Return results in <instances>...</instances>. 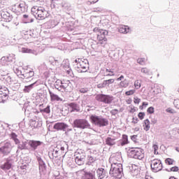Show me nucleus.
<instances>
[{
	"mask_svg": "<svg viewBox=\"0 0 179 179\" xmlns=\"http://www.w3.org/2000/svg\"><path fill=\"white\" fill-rule=\"evenodd\" d=\"M55 87L59 92H71L73 89V85L68 80H57L55 83Z\"/></svg>",
	"mask_w": 179,
	"mask_h": 179,
	"instance_id": "nucleus-1",
	"label": "nucleus"
},
{
	"mask_svg": "<svg viewBox=\"0 0 179 179\" xmlns=\"http://www.w3.org/2000/svg\"><path fill=\"white\" fill-rule=\"evenodd\" d=\"M122 164L119 162H114L111 164L110 170L109 174L111 177H115V178H122L124 176Z\"/></svg>",
	"mask_w": 179,
	"mask_h": 179,
	"instance_id": "nucleus-2",
	"label": "nucleus"
},
{
	"mask_svg": "<svg viewBox=\"0 0 179 179\" xmlns=\"http://www.w3.org/2000/svg\"><path fill=\"white\" fill-rule=\"evenodd\" d=\"M31 12L38 20H44L48 15V11L42 6H34L31 8Z\"/></svg>",
	"mask_w": 179,
	"mask_h": 179,
	"instance_id": "nucleus-3",
	"label": "nucleus"
},
{
	"mask_svg": "<svg viewBox=\"0 0 179 179\" xmlns=\"http://www.w3.org/2000/svg\"><path fill=\"white\" fill-rule=\"evenodd\" d=\"M75 69L80 73L87 72L89 70V61L86 59H76L74 61Z\"/></svg>",
	"mask_w": 179,
	"mask_h": 179,
	"instance_id": "nucleus-4",
	"label": "nucleus"
},
{
	"mask_svg": "<svg viewBox=\"0 0 179 179\" xmlns=\"http://www.w3.org/2000/svg\"><path fill=\"white\" fill-rule=\"evenodd\" d=\"M90 120L93 125H95V127H98L99 128L107 127V125H108V120L103 117L101 115L97 116L96 115H92Z\"/></svg>",
	"mask_w": 179,
	"mask_h": 179,
	"instance_id": "nucleus-5",
	"label": "nucleus"
},
{
	"mask_svg": "<svg viewBox=\"0 0 179 179\" xmlns=\"http://www.w3.org/2000/svg\"><path fill=\"white\" fill-rule=\"evenodd\" d=\"M73 128H78V129H90L91 125L85 119H76L73 122Z\"/></svg>",
	"mask_w": 179,
	"mask_h": 179,
	"instance_id": "nucleus-6",
	"label": "nucleus"
},
{
	"mask_svg": "<svg viewBox=\"0 0 179 179\" xmlns=\"http://www.w3.org/2000/svg\"><path fill=\"white\" fill-rule=\"evenodd\" d=\"M129 156L132 159L142 160L145 157V154H143L142 148H131L129 150Z\"/></svg>",
	"mask_w": 179,
	"mask_h": 179,
	"instance_id": "nucleus-7",
	"label": "nucleus"
},
{
	"mask_svg": "<svg viewBox=\"0 0 179 179\" xmlns=\"http://www.w3.org/2000/svg\"><path fill=\"white\" fill-rule=\"evenodd\" d=\"M95 100L100 103H104V104H111L114 101V96L104 94H99L96 95Z\"/></svg>",
	"mask_w": 179,
	"mask_h": 179,
	"instance_id": "nucleus-8",
	"label": "nucleus"
},
{
	"mask_svg": "<svg viewBox=\"0 0 179 179\" xmlns=\"http://www.w3.org/2000/svg\"><path fill=\"white\" fill-rule=\"evenodd\" d=\"M75 162L78 166H82L85 164V161L86 160V154L82 151V150H78L75 152Z\"/></svg>",
	"mask_w": 179,
	"mask_h": 179,
	"instance_id": "nucleus-9",
	"label": "nucleus"
},
{
	"mask_svg": "<svg viewBox=\"0 0 179 179\" xmlns=\"http://www.w3.org/2000/svg\"><path fill=\"white\" fill-rule=\"evenodd\" d=\"M12 152V144L10 142L0 143V153L3 156H8Z\"/></svg>",
	"mask_w": 179,
	"mask_h": 179,
	"instance_id": "nucleus-10",
	"label": "nucleus"
},
{
	"mask_svg": "<svg viewBox=\"0 0 179 179\" xmlns=\"http://www.w3.org/2000/svg\"><path fill=\"white\" fill-rule=\"evenodd\" d=\"M96 166L90 169V171H81V179H96Z\"/></svg>",
	"mask_w": 179,
	"mask_h": 179,
	"instance_id": "nucleus-11",
	"label": "nucleus"
},
{
	"mask_svg": "<svg viewBox=\"0 0 179 179\" xmlns=\"http://www.w3.org/2000/svg\"><path fill=\"white\" fill-rule=\"evenodd\" d=\"M151 169L154 173L162 171L163 169V164H162V161L159 159H154L151 161Z\"/></svg>",
	"mask_w": 179,
	"mask_h": 179,
	"instance_id": "nucleus-12",
	"label": "nucleus"
},
{
	"mask_svg": "<svg viewBox=\"0 0 179 179\" xmlns=\"http://www.w3.org/2000/svg\"><path fill=\"white\" fill-rule=\"evenodd\" d=\"M9 90L6 87L0 86V103H5L8 100Z\"/></svg>",
	"mask_w": 179,
	"mask_h": 179,
	"instance_id": "nucleus-13",
	"label": "nucleus"
},
{
	"mask_svg": "<svg viewBox=\"0 0 179 179\" xmlns=\"http://www.w3.org/2000/svg\"><path fill=\"white\" fill-rule=\"evenodd\" d=\"M13 9L18 13H24L27 11V6L24 2L17 3L14 5Z\"/></svg>",
	"mask_w": 179,
	"mask_h": 179,
	"instance_id": "nucleus-14",
	"label": "nucleus"
},
{
	"mask_svg": "<svg viewBox=\"0 0 179 179\" xmlns=\"http://www.w3.org/2000/svg\"><path fill=\"white\" fill-rule=\"evenodd\" d=\"M15 61V55H9L7 57H2L0 59V64L3 66H6V65H10V62Z\"/></svg>",
	"mask_w": 179,
	"mask_h": 179,
	"instance_id": "nucleus-15",
	"label": "nucleus"
},
{
	"mask_svg": "<svg viewBox=\"0 0 179 179\" xmlns=\"http://www.w3.org/2000/svg\"><path fill=\"white\" fill-rule=\"evenodd\" d=\"M36 159L39 164L40 174H45L47 171V167L45 166V163H44V161H43V159H41V157L40 156H36Z\"/></svg>",
	"mask_w": 179,
	"mask_h": 179,
	"instance_id": "nucleus-16",
	"label": "nucleus"
},
{
	"mask_svg": "<svg viewBox=\"0 0 179 179\" xmlns=\"http://www.w3.org/2000/svg\"><path fill=\"white\" fill-rule=\"evenodd\" d=\"M68 124H65L64 122H57L55 124L53 128L57 131H64L66 132V128H68Z\"/></svg>",
	"mask_w": 179,
	"mask_h": 179,
	"instance_id": "nucleus-17",
	"label": "nucleus"
},
{
	"mask_svg": "<svg viewBox=\"0 0 179 179\" xmlns=\"http://www.w3.org/2000/svg\"><path fill=\"white\" fill-rule=\"evenodd\" d=\"M107 34H108V31L103 29L99 30V32L97 34V40L99 41H107V38H106Z\"/></svg>",
	"mask_w": 179,
	"mask_h": 179,
	"instance_id": "nucleus-18",
	"label": "nucleus"
},
{
	"mask_svg": "<svg viewBox=\"0 0 179 179\" xmlns=\"http://www.w3.org/2000/svg\"><path fill=\"white\" fill-rule=\"evenodd\" d=\"M41 143L40 141L30 140L28 141V145L31 148V150H36L38 146L41 145Z\"/></svg>",
	"mask_w": 179,
	"mask_h": 179,
	"instance_id": "nucleus-19",
	"label": "nucleus"
},
{
	"mask_svg": "<svg viewBox=\"0 0 179 179\" xmlns=\"http://www.w3.org/2000/svg\"><path fill=\"white\" fill-rule=\"evenodd\" d=\"M87 164L90 166V169H94L96 167V170L97 169V164L96 163V158L92 156H88V162Z\"/></svg>",
	"mask_w": 179,
	"mask_h": 179,
	"instance_id": "nucleus-20",
	"label": "nucleus"
},
{
	"mask_svg": "<svg viewBox=\"0 0 179 179\" xmlns=\"http://www.w3.org/2000/svg\"><path fill=\"white\" fill-rule=\"evenodd\" d=\"M1 80H2V82H3V83H6V85H10L11 83H13V82L15 80L12 78V77H10V76H9V74L6 75V76H1Z\"/></svg>",
	"mask_w": 179,
	"mask_h": 179,
	"instance_id": "nucleus-21",
	"label": "nucleus"
},
{
	"mask_svg": "<svg viewBox=\"0 0 179 179\" xmlns=\"http://www.w3.org/2000/svg\"><path fill=\"white\" fill-rule=\"evenodd\" d=\"M15 73H16L19 78H21V79H24L23 75L26 73V69H23L22 67H18L15 69Z\"/></svg>",
	"mask_w": 179,
	"mask_h": 179,
	"instance_id": "nucleus-22",
	"label": "nucleus"
},
{
	"mask_svg": "<svg viewBox=\"0 0 179 179\" xmlns=\"http://www.w3.org/2000/svg\"><path fill=\"white\" fill-rule=\"evenodd\" d=\"M1 16L2 19H4L5 22H11L13 17L10 15V13L8 12H1Z\"/></svg>",
	"mask_w": 179,
	"mask_h": 179,
	"instance_id": "nucleus-23",
	"label": "nucleus"
},
{
	"mask_svg": "<svg viewBox=\"0 0 179 179\" xmlns=\"http://www.w3.org/2000/svg\"><path fill=\"white\" fill-rule=\"evenodd\" d=\"M96 171L98 179H103L104 177H106V170L104 169L99 168Z\"/></svg>",
	"mask_w": 179,
	"mask_h": 179,
	"instance_id": "nucleus-24",
	"label": "nucleus"
},
{
	"mask_svg": "<svg viewBox=\"0 0 179 179\" xmlns=\"http://www.w3.org/2000/svg\"><path fill=\"white\" fill-rule=\"evenodd\" d=\"M49 94L50 96V100L51 101H62V99L59 97L56 94H54V92H51V90H49Z\"/></svg>",
	"mask_w": 179,
	"mask_h": 179,
	"instance_id": "nucleus-25",
	"label": "nucleus"
},
{
	"mask_svg": "<svg viewBox=\"0 0 179 179\" xmlns=\"http://www.w3.org/2000/svg\"><path fill=\"white\" fill-rule=\"evenodd\" d=\"M0 169H1V170H3V171H8V170H10V169H12V164L9 161H8L3 164L1 165Z\"/></svg>",
	"mask_w": 179,
	"mask_h": 179,
	"instance_id": "nucleus-26",
	"label": "nucleus"
},
{
	"mask_svg": "<svg viewBox=\"0 0 179 179\" xmlns=\"http://www.w3.org/2000/svg\"><path fill=\"white\" fill-rule=\"evenodd\" d=\"M36 83H37V81L29 85L24 86V87L23 89L24 93H30V92H31V90H33V88L34 87V86H36Z\"/></svg>",
	"mask_w": 179,
	"mask_h": 179,
	"instance_id": "nucleus-27",
	"label": "nucleus"
},
{
	"mask_svg": "<svg viewBox=\"0 0 179 179\" xmlns=\"http://www.w3.org/2000/svg\"><path fill=\"white\" fill-rule=\"evenodd\" d=\"M10 89L13 90L14 92H16L20 87V83H17L15 80H13V83L10 85Z\"/></svg>",
	"mask_w": 179,
	"mask_h": 179,
	"instance_id": "nucleus-28",
	"label": "nucleus"
},
{
	"mask_svg": "<svg viewBox=\"0 0 179 179\" xmlns=\"http://www.w3.org/2000/svg\"><path fill=\"white\" fill-rule=\"evenodd\" d=\"M34 76V71L26 69V73L23 75L24 79H29V78H33Z\"/></svg>",
	"mask_w": 179,
	"mask_h": 179,
	"instance_id": "nucleus-29",
	"label": "nucleus"
},
{
	"mask_svg": "<svg viewBox=\"0 0 179 179\" xmlns=\"http://www.w3.org/2000/svg\"><path fill=\"white\" fill-rule=\"evenodd\" d=\"M119 32L122 33L124 34H127V33H129V27L122 25L119 27Z\"/></svg>",
	"mask_w": 179,
	"mask_h": 179,
	"instance_id": "nucleus-30",
	"label": "nucleus"
},
{
	"mask_svg": "<svg viewBox=\"0 0 179 179\" xmlns=\"http://www.w3.org/2000/svg\"><path fill=\"white\" fill-rule=\"evenodd\" d=\"M106 143L108 146H114V145H115V139L114 138L108 137L106 139Z\"/></svg>",
	"mask_w": 179,
	"mask_h": 179,
	"instance_id": "nucleus-31",
	"label": "nucleus"
},
{
	"mask_svg": "<svg viewBox=\"0 0 179 179\" xmlns=\"http://www.w3.org/2000/svg\"><path fill=\"white\" fill-rule=\"evenodd\" d=\"M21 52L27 53V54H34L35 55H37V52H36L35 50H33L31 49L27 48H22L21 49Z\"/></svg>",
	"mask_w": 179,
	"mask_h": 179,
	"instance_id": "nucleus-32",
	"label": "nucleus"
},
{
	"mask_svg": "<svg viewBox=\"0 0 179 179\" xmlns=\"http://www.w3.org/2000/svg\"><path fill=\"white\" fill-rule=\"evenodd\" d=\"M143 129L144 131H149L150 129V122L148 119L143 122Z\"/></svg>",
	"mask_w": 179,
	"mask_h": 179,
	"instance_id": "nucleus-33",
	"label": "nucleus"
},
{
	"mask_svg": "<svg viewBox=\"0 0 179 179\" xmlns=\"http://www.w3.org/2000/svg\"><path fill=\"white\" fill-rule=\"evenodd\" d=\"M69 107L72 108L71 111H80V108H79V105L75 103H71L69 104Z\"/></svg>",
	"mask_w": 179,
	"mask_h": 179,
	"instance_id": "nucleus-34",
	"label": "nucleus"
},
{
	"mask_svg": "<svg viewBox=\"0 0 179 179\" xmlns=\"http://www.w3.org/2000/svg\"><path fill=\"white\" fill-rule=\"evenodd\" d=\"M17 145H18V149H20V150L27 149V142L26 141H22L21 143H19Z\"/></svg>",
	"mask_w": 179,
	"mask_h": 179,
	"instance_id": "nucleus-35",
	"label": "nucleus"
},
{
	"mask_svg": "<svg viewBox=\"0 0 179 179\" xmlns=\"http://www.w3.org/2000/svg\"><path fill=\"white\" fill-rule=\"evenodd\" d=\"M50 1H51V4H50L51 8H55V5L62 4V0H50Z\"/></svg>",
	"mask_w": 179,
	"mask_h": 179,
	"instance_id": "nucleus-36",
	"label": "nucleus"
},
{
	"mask_svg": "<svg viewBox=\"0 0 179 179\" xmlns=\"http://www.w3.org/2000/svg\"><path fill=\"white\" fill-rule=\"evenodd\" d=\"M10 138L11 139H13V141H14L15 145H17L18 143H20V141L19 139H17V135H16V134L11 133Z\"/></svg>",
	"mask_w": 179,
	"mask_h": 179,
	"instance_id": "nucleus-37",
	"label": "nucleus"
},
{
	"mask_svg": "<svg viewBox=\"0 0 179 179\" xmlns=\"http://www.w3.org/2000/svg\"><path fill=\"white\" fill-rule=\"evenodd\" d=\"M141 73H144V75L150 76L152 75V71L149 70L148 68H142L141 70Z\"/></svg>",
	"mask_w": 179,
	"mask_h": 179,
	"instance_id": "nucleus-38",
	"label": "nucleus"
},
{
	"mask_svg": "<svg viewBox=\"0 0 179 179\" xmlns=\"http://www.w3.org/2000/svg\"><path fill=\"white\" fill-rule=\"evenodd\" d=\"M120 87H128L129 86V83L127 80L121 81L119 84Z\"/></svg>",
	"mask_w": 179,
	"mask_h": 179,
	"instance_id": "nucleus-39",
	"label": "nucleus"
},
{
	"mask_svg": "<svg viewBox=\"0 0 179 179\" xmlns=\"http://www.w3.org/2000/svg\"><path fill=\"white\" fill-rule=\"evenodd\" d=\"M127 144H128V136L123 135L121 145L122 146H124V145H127Z\"/></svg>",
	"mask_w": 179,
	"mask_h": 179,
	"instance_id": "nucleus-40",
	"label": "nucleus"
},
{
	"mask_svg": "<svg viewBox=\"0 0 179 179\" xmlns=\"http://www.w3.org/2000/svg\"><path fill=\"white\" fill-rule=\"evenodd\" d=\"M23 17L25 23H31L34 22L33 19L29 18V15H24Z\"/></svg>",
	"mask_w": 179,
	"mask_h": 179,
	"instance_id": "nucleus-41",
	"label": "nucleus"
},
{
	"mask_svg": "<svg viewBox=\"0 0 179 179\" xmlns=\"http://www.w3.org/2000/svg\"><path fill=\"white\" fill-rule=\"evenodd\" d=\"M174 159L171 158H167L165 159V163L166 164H168V166H172L173 164H174Z\"/></svg>",
	"mask_w": 179,
	"mask_h": 179,
	"instance_id": "nucleus-42",
	"label": "nucleus"
},
{
	"mask_svg": "<svg viewBox=\"0 0 179 179\" xmlns=\"http://www.w3.org/2000/svg\"><path fill=\"white\" fill-rule=\"evenodd\" d=\"M41 113H45V114H50L51 113V110L50 109V106H48L46 108L41 110Z\"/></svg>",
	"mask_w": 179,
	"mask_h": 179,
	"instance_id": "nucleus-43",
	"label": "nucleus"
},
{
	"mask_svg": "<svg viewBox=\"0 0 179 179\" xmlns=\"http://www.w3.org/2000/svg\"><path fill=\"white\" fill-rule=\"evenodd\" d=\"M178 170H179V169H178V166H173V167H172V168H171V169H166V171H169V172H170V171H173V172H177V171H178Z\"/></svg>",
	"mask_w": 179,
	"mask_h": 179,
	"instance_id": "nucleus-44",
	"label": "nucleus"
},
{
	"mask_svg": "<svg viewBox=\"0 0 179 179\" xmlns=\"http://www.w3.org/2000/svg\"><path fill=\"white\" fill-rule=\"evenodd\" d=\"M135 92H136V90H131L129 91H127L125 92V94H126V96H132V94H134L135 93Z\"/></svg>",
	"mask_w": 179,
	"mask_h": 179,
	"instance_id": "nucleus-45",
	"label": "nucleus"
},
{
	"mask_svg": "<svg viewBox=\"0 0 179 179\" xmlns=\"http://www.w3.org/2000/svg\"><path fill=\"white\" fill-rule=\"evenodd\" d=\"M8 71H3V70H0V80H1V77L6 76L8 75Z\"/></svg>",
	"mask_w": 179,
	"mask_h": 179,
	"instance_id": "nucleus-46",
	"label": "nucleus"
},
{
	"mask_svg": "<svg viewBox=\"0 0 179 179\" xmlns=\"http://www.w3.org/2000/svg\"><path fill=\"white\" fill-rule=\"evenodd\" d=\"M152 149H154V154L157 155L159 152H157V150H159V146L157 145L154 144L152 145Z\"/></svg>",
	"mask_w": 179,
	"mask_h": 179,
	"instance_id": "nucleus-47",
	"label": "nucleus"
},
{
	"mask_svg": "<svg viewBox=\"0 0 179 179\" xmlns=\"http://www.w3.org/2000/svg\"><path fill=\"white\" fill-rule=\"evenodd\" d=\"M138 64H140V65H144L145 64V58H138L137 59Z\"/></svg>",
	"mask_w": 179,
	"mask_h": 179,
	"instance_id": "nucleus-48",
	"label": "nucleus"
},
{
	"mask_svg": "<svg viewBox=\"0 0 179 179\" xmlns=\"http://www.w3.org/2000/svg\"><path fill=\"white\" fill-rule=\"evenodd\" d=\"M134 87H136V89H141V83H139V80H136L134 82Z\"/></svg>",
	"mask_w": 179,
	"mask_h": 179,
	"instance_id": "nucleus-49",
	"label": "nucleus"
},
{
	"mask_svg": "<svg viewBox=\"0 0 179 179\" xmlns=\"http://www.w3.org/2000/svg\"><path fill=\"white\" fill-rule=\"evenodd\" d=\"M173 104L176 108H178L179 110V99H175L173 101Z\"/></svg>",
	"mask_w": 179,
	"mask_h": 179,
	"instance_id": "nucleus-50",
	"label": "nucleus"
},
{
	"mask_svg": "<svg viewBox=\"0 0 179 179\" xmlns=\"http://www.w3.org/2000/svg\"><path fill=\"white\" fill-rule=\"evenodd\" d=\"M62 6L63 8H64L66 10H68L69 8H71V6H69V3H64V4H62Z\"/></svg>",
	"mask_w": 179,
	"mask_h": 179,
	"instance_id": "nucleus-51",
	"label": "nucleus"
},
{
	"mask_svg": "<svg viewBox=\"0 0 179 179\" xmlns=\"http://www.w3.org/2000/svg\"><path fill=\"white\" fill-rule=\"evenodd\" d=\"M147 112L149 114H153V113H155V108H153L152 106H150V108H148Z\"/></svg>",
	"mask_w": 179,
	"mask_h": 179,
	"instance_id": "nucleus-52",
	"label": "nucleus"
},
{
	"mask_svg": "<svg viewBox=\"0 0 179 179\" xmlns=\"http://www.w3.org/2000/svg\"><path fill=\"white\" fill-rule=\"evenodd\" d=\"M87 92H89V89L88 88H80L79 90V92L80 93H87Z\"/></svg>",
	"mask_w": 179,
	"mask_h": 179,
	"instance_id": "nucleus-53",
	"label": "nucleus"
},
{
	"mask_svg": "<svg viewBox=\"0 0 179 179\" xmlns=\"http://www.w3.org/2000/svg\"><path fill=\"white\" fill-rule=\"evenodd\" d=\"M119 111L117 109H113L112 110H110V114L112 115H117V114H118Z\"/></svg>",
	"mask_w": 179,
	"mask_h": 179,
	"instance_id": "nucleus-54",
	"label": "nucleus"
},
{
	"mask_svg": "<svg viewBox=\"0 0 179 179\" xmlns=\"http://www.w3.org/2000/svg\"><path fill=\"white\" fill-rule=\"evenodd\" d=\"M106 82H107L108 86H110V85H112V83H114V82H115V80L112 78V79L106 80Z\"/></svg>",
	"mask_w": 179,
	"mask_h": 179,
	"instance_id": "nucleus-55",
	"label": "nucleus"
},
{
	"mask_svg": "<svg viewBox=\"0 0 179 179\" xmlns=\"http://www.w3.org/2000/svg\"><path fill=\"white\" fill-rule=\"evenodd\" d=\"M138 117L140 118V120H143L145 117V113L140 112L138 115Z\"/></svg>",
	"mask_w": 179,
	"mask_h": 179,
	"instance_id": "nucleus-56",
	"label": "nucleus"
},
{
	"mask_svg": "<svg viewBox=\"0 0 179 179\" xmlns=\"http://www.w3.org/2000/svg\"><path fill=\"white\" fill-rule=\"evenodd\" d=\"M134 102L136 104H139L141 103V99L136 96V97L134 98Z\"/></svg>",
	"mask_w": 179,
	"mask_h": 179,
	"instance_id": "nucleus-57",
	"label": "nucleus"
},
{
	"mask_svg": "<svg viewBox=\"0 0 179 179\" xmlns=\"http://www.w3.org/2000/svg\"><path fill=\"white\" fill-rule=\"evenodd\" d=\"M137 138H138V135H134L131 136V141H133V142H135L136 143Z\"/></svg>",
	"mask_w": 179,
	"mask_h": 179,
	"instance_id": "nucleus-58",
	"label": "nucleus"
},
{
	"mask_svg": "<svg viewBox=\"0 0 179 179\" xmlns=\"http://www.w3.org/2000/svg\"><path fill=\"white\" fill-rule=\"evenodd\" d=\"M138 117H133L132 123L133 124H138Z\"/></svg>",
	"mask_w": 179,
	"mask_h": 179,
	"instance_id": "nucleus-59",
	"label": "nucleus"
},
{
	"mask_svg": "<svg viewBox=\"0 0 179 179\" xmlns=\"http://www.w3.org/2000/svg\"><path fill=\"white\" fill-rule=\"evenodd\" d=\"M97 86H98L99 89H103V87H106L104 84H103V83L98 84Z\"/></svg>",
	"mask_w": 179,
	"mask_h": 179,
	"instance_id": "nucleus-60",
	"label": "nucleus"
},
{
	"mask_svg": "<svg viewBox=\"0 0 179 179\" xmlns=\"http://www.w3.org/2000/svg\"><path fill=\"white\" fill-rule=\"evenodd\" d=\"M50 61H55V62H59V59H55V58L51 57H50Z\"/></svg>",
	"mask_w": 179,
	"mask_h": 179,
	"instance_id": "nucleus-61",
	"label": "nucleus"
},
{
	"mask_svg": "<svg viewBox=\"0 0 179 179\" xmlns=\"http://www.w3.org/2000/svg\"><path fill=\"white\" fill-rule=\"evenodd\" d=\"M21 170H26L27 169V165L24 164L20 166Z\"/></svg>",
	"mask_w": 179,
	"mask_h": 179,
	"instance_id": "nucleus-62",
	"label": "nucleus"
},
{
	"mask_svg": "<svg viewBox=\"0 0 179 179\" xmlns=\"http://www.w3.org/2000/svg\"><path fill=\"white\" fill-rule=\"evenodd\" d=\"M89 2H90V3H96L99 2V0H89Z\"/></svg>",
	"mask_w": 179,
	"mask_h": 179,
	"instance_id": "nucleus-63",
	"label": "nucleus"
},
{
	"mask_svg": "<svg viewBox=\"0 0 179 179\" xmlns=\"http://www.w3.org/2000/svg\"><path fill=\"white\" fill-rule=\"evenodd\" d=\"M124 79V76H121L120 77H119L117 80V82H120V80H122Z\"/></svg>",
	"mask_w": 179,
	"mask_h": 179,
	"instance_id": "nucleus-64",
	"label": "nucleus"
}]
</instances>
